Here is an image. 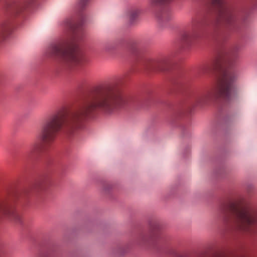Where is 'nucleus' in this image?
<instances>
[{
  "label": "nucleus",
  "mask_w": 257,
  "mask_h": 257,
  "mask_svg": "<svg viewBox=\"0 0 257 257\" xmlns=\"http://www.w3.org/2000/svg\"><path fill=\"white\" fill-rule=\"evenodd\" d=\"M127 103L117 86L108 84L97 87L85 99L83 103L69 113L67 119L63 110L50 114L44 121L39 137L42 142H35L29 155L36 157L46 151L54 143L58 133L62 131L69 137L82 128L84 122L97 110L111 112Z\"/></svg>",
  "instance_id": "1"
},
{
  "label": "nucleus",
  "mask_w": 257,
  "mask_h": 257,
  "mask_svg": "<svg viewBox=\"0 0 257 257\" xmlns=\"http://www.w3.org/2000/svg\"><path fill=\"white\" fill-rule=\"evenodd\" d=\"M236 58V50L223 48L219 51L217 57L212 63L203 68V73H214L216 82L211 90L195 98V101L198 105H208L219 98L224 99H230L231 98L234 93V81L236 75L234 71L226 69L224 64Z\"/></svg>",
  "instance_id": "2"
},
{
  "label": "nucleus",
  "mask_w": 257,
  "mask_h": 257,
  "mask_svg": "<svg viewBox=\"0 0 257 257\" xmlns=\"http://www.w3.org/2000/svg\"><path fill=\"white\" fill-rule=\"evenodd\" d=\"M62 25L66 29L65 34L61 39L48 46L46 55L62 67L79 70L86 60L75 45L77 40V24L72 18H68L62 22Z\"/></svg>",
  "instance_id": "3"
},
{
  "label": "nucleus",
  "mask_w": 257,
  "mask_h": 257,
  "mask_svg": "<svg viewBox=\"0 0 257 257\" xmlns=\"http://www.w3.org/2000/svg\"><path fill=\"white\" fill-rule=\"evenodd\" d=\"M219 211L221 217L236 229L250 231L257 224V210L228 203L221 206Z\"/></svg>",
  "instance_id": "4"
},
{
  "label": "nucleus",
  "mask_w": 257,
  "mask_h": 257,
  "mask_svg": "<svg viewBox=\"0 0 257 257\" xmlns=\"http://www.w3.org/2000/svg\"><path fill=\"white\" fill-rule=\"evenodd\" d=\"M33 0H23L13 2L7 8V18L0 28V42L11 33L15 19L22 16L32 4Z\"/></svg>",
  "instance_id": "5"
},
{
  "label": "nucleus",
  "mask_w": 257,
  "mask_h": 257,
  "mask_svg": "<svg viewBox=\"0 0 257 257\" xmlns=\"http://www.w3.org/2000/svg\"><path fill=\"white\" fill-rule=\"evenodd\" d=\"M212 9L216 15L214 29L221 24H230L235 19V13L232 5L226 0H211Z\"/></svg>",
  "instance_id": "6"
},
{
  "label": "nucleus",
  "mask_w": 257,
  "mask_h": 257,
  "mask_svg": "<svg viewBox=\"0 0 257 257\" xmlns=\"http://www.w3.org/2000/svg\"><path fill=\"white\" fill-rule=\"evenodd\" d=\"M208 25V18L205 16H199L192 20L191 31L185 32L181 36V42L183 45H188L198 38Z\"/></svg>",
  "instance_id": "7"
},
{
  "label": "nucleus",
  "mask_w": 257,
  "mask_h": 257,
  "mask_svg": "<svg viewBox=\"0 0 257 257\" xmlns=\"http://www.w3.org/2000/svg\"><path fill=\"white\" fill-rule=\"evenodd\" d=\"M141 65L149 71L159 72L167 70L170 67V62L166 58L157 60L147 58L141 62Z\"/></svg>",
  "instance_id": "8"
},
{
  "label": "nucleus",
  "mask_w": 257,
  "mask_h": 257,
  "mask_svg": "<svg viewBox=\"0 0 257 257\" xmlns=\"http://www.w3.org/2000/svg\"><path fill=\"white\" fill-rule=\"evenodd\" d=\"M3 217L14 220L18 219L19 217L10 201L0 199V217Z\"/></svg>",
  "instance_id": "9"
},
{
  "label": "nucleus",
  "mask_w": 257,
  "mask_h": 257,
  "mask_svg": "<svg viewBox=\"0 0 257 257\" xmlns=\"http://www.w3.org/2000/svg\"><path fill=\"white\" fill-rule=\"evenodd\" d=\"M160 238V234L158 232H153L149 235L141 234L138 237V241L140 243H155Z\"/></svg>",
  "instance_id": "10"
},
{
  "label": "nucleus",
  "mask_w": 257,
  "mask_h": 257,
  "mask_svg": "<svg viewBox=\"0 0 257 257\" xmlns=\"http://www.w3.org/2000/svg\"><path fill=\"white\" fill-rule=\"evenodd\" d=\"M140 14V10L136 7H132L127 9L124 15L127 19L130 24H133L138 19Z\"/></svg>",
  "instance_id": "11"
},
{
  "label": "nucleus",
  "mask_w": 257,
  "mask_h": 257,
  "mask_svg": "<svg viewBox=\"0 0 257 257\" xmlns=\"http://www.w3.org/2000/svg\"><path fill=\"white\" fill-rule=\"evenodd\" d=\"M160 23H163L170 20L171 18V15L167 10H163L160 13L157 14Z\"/></svg>",
  "instance_id": "12"
},
{
  "label": "nucleus",
  "mask_w": 257,
  "mask_h": 257,
  "mask_svg": "<svg viewBox=\"0 0 257 257\" xmlns=\"http://www.w3.org/2000/svg\"><path fill=\"white\" fill-rule=\"evenodd\" d=\"M117 48V45L115 42H110L106 43L104 46V51L108 53H112Z\"/></svg>",
  "instance_id": "13"
},
{
  "label": "nucleus",
  "mask_w": 257,
  "mask_h": 257,
  "mask_svg": "<svg viewBox=\"0 0 257 257\" xmlns=\"http://www.w3.org/2000/svg\"><path fill=\"white\" fill-rule=\"evenodd\" d=\"M171 0H151L150 4L153 7H161L166 5Z\"/></svg>",
  "instance_id": "14"
},
{
  "label": "nucleus",
  "mask_w": 257,
  "mask_h": 257,
  "mask_svg": "<svg viewBox=\"0 0 257 257\" xmlns=\"http://www.w3.org/2000/svg\"><path fill=\"white\" fill-rule=\"evenodd\" d=\"M89 0H79V7L81 8H84L88 4Z\"/></svg>",
  "instance_id": "15"
},
{
  "label": "nucleus",
  "mask_w": 257,
  "mask_h": 257,
  "mask_svg": "<svg viewBox=\"0 0 257 257\" xmlns=\"http://www.w3.org/2000/svg\"><path fill=\"white\" fill-rule=\"evenodd\" d=\"M42 183V185L44 186V187H47L50 184V180L49 179H47L44 180Z\"/></svg>",
  "instance_id": "16"
},
{
  "label": "nucleus",
  "mask_w": 257,
  "mask_h": 257,
  "mask_svg": "<svg viewBox=\"0 0 257 257\" xmlns=\"http://www.w3.org/2000/svg\"><path fill=\"white\" fill-rule=\"evenodd\" d=\"M123 247L122 246L119 247L118 249L120 250V251H121V250H122Z\"/></svg>",
  "instance_id": "17"
}]
</instances>
